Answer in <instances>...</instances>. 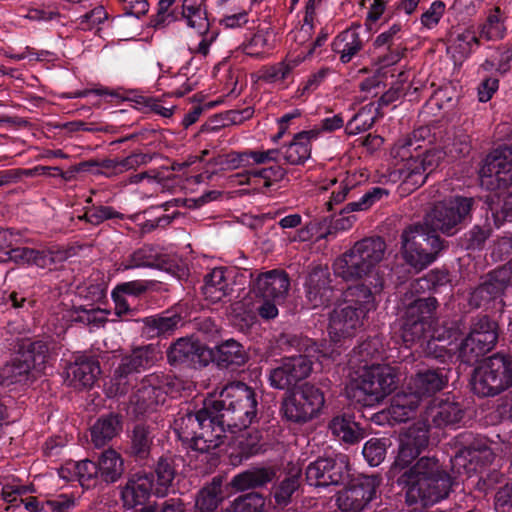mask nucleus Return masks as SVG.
I'll return each mask as SVG.
<instances>
[{
    "label": "nucleus",
    "instance_id": "6e6d98bb",
    "mask_svg": "<svg viewBox=\"0 0 512 512\" xmlns=\"http://www.w3.org/2000/svg\"><path fill=\"white\" fill-rule=\"evenodd\" d=\"M181 321L180 315L166 311L161 315L150 316L144 320L145 325L157 335L173 332Z\"/></svg>",
    "mask_w": 512,
    "mask_h": 512
},
{
    "label": "nucleus",
    "instance_id": "39448f33",
    "mask_svg": "<svg viewBox=\"0 0 512 512\" xmlns=\"http://www.w3.org/2000/svg\"><path fill=\"white\" fill-rule=\"evenodd\" d=\"M448 382L447 376L440 369L419 370L408 384L410 395H396L391 405V413L396 415L401 410L397 420L405 421L413 412L422 397L431 396L442 390Z\"/></svg>",
    "mask_w": 512,
    "mask_h": 512
},
{
    "label": "nucleus",
    "instance_id": "423d86ee",
    "mask_svg": "<svg viewBox=\"0 0 512 512\" xmlns=\"http://www.w3.org/2000/svg\"><path fill=\"white\" fill-rule=\"evenodd\" d=\"M473 202V198L464 196H453L439 201L425 215L422 226L432 234L441 232L446 236H452L460 230L472 209Z\"/></svg>",
    "mask_w": 512,
    "mask_h": 512
},
{
    "label": "nucleus",
    "instance_id": "2eb2a0df",
    "mask_svg": "<svg viewBox=\"0 0 512 512\" xmlns=\"http://www.w3.org/2000/svg\"><path fill=\"white\" fill-rule=\"evenodd\" d=\"M349 476V459L345 454L334 458H318L306 468V480L311 486L338 485Z\"/></svg>",
    "mask_w": 512,
    "mask_h": 512
},
{
    "label": "nucleus",
    "instance_id": "9b49d317",
    "mask_svg": "<svg viewBox=\"0 0 512 512\" xmlns=\"http://www.w3.org/2000/svg\"><path fill=\"white\" fill-rule=\"evenodd\" d=\"M498 340V325L487 316L474 323L468 336L459 347V358L466 364H472L491 351Z\"/></svg>",
    "mask_w": 512,
    "mask_h": 512
},
{
    "label": "nucleus",
    "instance_id": "f704fd0d",
    "mask_svg": "<svg viewBox=\"0 0 512 512\" xmlns=\"http://www.w3.org/2000/svg\"><path fill=\"white\" fill-rule=\"evenodd\" d=\"M374 289V292L365 286L359 284L354 287H350L347 291V297H350L349 301L353 309L357 310L359 315L366 316L376 309V301L374 293L380 292L383 289L384 282L380 277L375 278L374 283H370Z\"/></svg>",
    "mask_w": 512,
    "mask_h": 512
},
{
    "label": "nucleus",
    "instance_id": "393cba45",
    "mask_svg": "<svg viewBox=\"0 0 512 512\" xmlns=\"http://www.w3.org/2000/svg\"><path fill=\"white\" fill-rule=\"evenodd\" d=\"M289 287L288 274L278 269L259 274L253 284V290L257 295L273 301L283 300Z\"/></svg>",
    "mask_w": 512,
    "mask_h": 512
},
{
    "label": "nucleus",
    "instance_id": "bf43d9fd",
    "mask_svg": "<svg viewBox=\"0 0 512 512\" xmlns=\"http://www.w3.org/2000/svg\"><path fill=\"white\" fill-rule=\"evenodd\" d=\"M123 218L124 215L116 211L113 207L103 205L85 208V212L83 213V215L78 216L79 220H83L94 226L100 225L101 223L109 219Z\"/></svg>",
    "mask_w": 512,
    "mask_h": 512
},
{
    "label": "nucleus",
    "instance_id": "a878e982",
    "mask_svg": "<svg viewBox=\"0 0 512 512\" xmlns=\"http://www.w3.org/2000/svg\"><path fill=\"white\" fill-rule=\"evenodd\" d=\"M152 160L149 154L132 153L125 158L104 159L102 161H87L82 163V167L96 166L97 174L106 177H115L130 170H135L140 166L148 164Z\"/></svg>",
    "mask_w": 512,
    "mask_h": 512
},
{
    "label": "nucleus",
    "instance_id": "e433bc0d",
    "mask_svg": "<svg viewBox=\"0 0 512 512\" xmlns=\"http://www.w3.org/2000/svg\"><path fill=\"white\" fill-rule=\"evenodd\" d=\"M352 248L359 259L374 271L384 258L386 243L381 237H367L357 241Z\"/></svg>",
    "mask_w": 512,
    "mask_h": 512
},
{
    "label": "nucleus",
    "instance_id": "72a5a7b5",
    "mask_svg": "<svg viewBox=\"0 0 512 512\" xmlns=\"http://www.w3.org/2000/svg\"><path fill=\"white\" fill-rule=\"evenodd\" d=\"M333 270L336 276L345 281H357L373 273V271L359 259L352 247L334 261Z\"/></svg>",
    "mask_w": 512,
    "mask_h": 512
},
{
    "label": "nucleus",
    "instance_id": "4be33fe9",
    "mask_svg": "<svg viewBox=\"0 0 512 512\" xmlns=\"http://www.w3.org/2000/svg\"><path fill=\"white\" fill-rule=\"evenodd\" d=\"M206 420H203V425L198 428L196 436L191 444V449L200 453H208L209 451L218 448L225 437V427L221 419L218 418V413L209 409Z\"/></svg>",
    "mask_w": 512,
    "mask_h": 512
},
{
    "label": "nucleus",
    "instance_id": "6e6552de",
    "mask_svg": "<svg viewBox=\"0 0 512 512\" xmlns=\"http://www.w3.org/2000/svg\"><path fill=\"white\" fill-rule=\"evenodd\" d=\"M398 374L387 364L365 365L356 380V389L364 395V405L382 402L397 388Z\"/></svg>",
    "mask_w": 512,
    "mask_h": 512
},
{
    "label": "nucleus",
    "instance_id": "20e7f679",
    "mask_svg": "<svg viewBox=\"0 0 512 512\" xmlns=\"http://www.w3.org/2000/svg\"><path fill=\"white\" fill-rule=\"evenodd\" d=\"M445 247L443 239L437 234L426 232L421 224L410 225L401 234L402 257L417 271L434 263Z\"/></svg>",
    "mask_w": 512,
    "mask_h": 512
},
{
    "label": "nucleus",
    "instance_id": "f03ea898",
    "mask_svg": "<svg viewBox=\"0 0 512 512\" xmlns=\"http://www.w3.org/2000/svg\"><path fill=\"white\" fill-rule=\"evenodd\" d=\"M390 155L396 165L401 164L395 173L405 190L422 186L442 159L441 151L423 149L416 133L399 138L391 147Z\"/></svg>",
    "mask_w": 512,
    "mask_h": 512
},
{
    "label": "nucleus",
    "instance_id": "49530a36",
    "mask_svg": "<svg viewBox=\"0 0 512 512\" xmlns=\"http://www.w3.org/2000/svg\"><path fill=\"white\" fill-rule=\"evenodd\" d=\"M332 434L346 443H356L363 435L358 424L348 416H336L329 423Z\"/></svg>",
    "mask_w": 512,
    "mask_h": 512
},
{
    "label": "nucleus",
    "instance_id": "8fccbe9b",
    "mask_svg": "<svg viewBox=\"0 0 512 512\" xmlns=\"http://www.w3.org/2000/svg\"><path fill=\"white\" fill-rule=\"evenodd\" d=\"M175 461L176 458L172 456H163L158 460L155 469L157 475L156 494L164 495L172 484L176 475Z\"/></svg>",
    "mask_w": 512,
    "mask_h": 512
},
{
    "label": "nucleus",
    "instance_id": "3c124183",
    "mask_svg": "<svg viewBox=\"0 0 512 512\" xmlns=\"http://www.w3.org/2000/svg\"><path fill=\"white\" fill-rule=\"evenodd\" d=\"M506 27L502 11L495 7L487 16L486 21L481 25L480 37L486 40H500L505 36Z\"/></svg>",
    "mask_w": 512,
    "mask_h": 512
},
{
    "label": "nucleus",
    "instance_id": "a211bd4d",
    "mask_svg": "<svg viewBox=\"0 0 512 512\" xmlns=\"http://www.w3.org/2000/svg\"><path fill=\"white\" fill-rule=\"evenodd\" d=\"M482 177L493 178L497 187L512 184V145L499 146L490 152L480 170Z\"/></svg>",
    "mask_w": 512,
    "mask_h": 512
},
{
    "label": "nucleus",
    "instance_id": "f8f14e48",
    "mask_svg": "<svg viewBox=\"0 0 512 512\" xmlns=\"http://www.w3.org/2000/svg\"><path fill=\"white\" fill-rule=\"evenodd\" d=\"M173 386V378L168 374L146 375L131 397L130 402L134 411L140 415L154 411L159 405L164 404Z\"/></svg>",
    "mask_w": 512,
    "mask_h": 512
},
{
    "label": "nucleus",
    "instance_id": "864d4df0",
    "mask_svg": "<svg viewBox=\"0 0 512 512\" xmlns=\"http://www.w3.org/2000/svg\"><path fill=\"white\" fill-rule=\"evenodd\" d=\"M296 59H285L262 70L261 79L267 83H283L291 77L292 71L297 67Z\"/></svg>",
    "mask_w": 512,
    "mask_h": 512
},
{
    "label": "nucleus",
    "instance_id": "f3484780",
    "mask_svg": "<svg viewBox=\"0 0 512 512\" xmlns=\"http://www.w3.org/2000/svg\"><path fill=\"white\" fill-rule=\"evenodd\" d=\"M167 359L169 364L173 366L185 365L192 368H201L208 364L210 353L198 341L180 338L169 347Z\"/></svg>",
    "mask_w": 512,
    "mask_h": 512
},
{
    "label": "nucleus",
    "instance_id": "7ed1b4c3",
    "mask_svg": "<svg viewBox=\"0 0 512 512\" xmlns=\"http://www.w3.org/2000/svg\"><path fill=\"white\" fill-rule=\"evenodd\" d=\"M208 407L218 413V418L232 432L248 428L257 418L258 397L247 384L236 381L225 385L219 398L208 399Z\"/></svg>",
    "mask_w": 512,
    "mask_h": 512
},
{
    "label": "nucleus",
    "instance_id": "f257e3e1",
    "mask_svg": "<svg viewBox=\"0 0 512 512\" xmlns=\"http://www.w3.org/2000/svg\"><path fill=\"white\" fill-rule=\"evenodd\" d=\"M397 482L407 489L409 502H421L424 506L447 498L453 486V478L440 461L428 456L420 457L401 474Z\"/></svg>",
    "mask_w": 512,
    "mask_h": 512
},
{
    "label": "nucleus",
    "instance_id": "4c0bfd02",
    "mask_svg": "<svg viewBox=\"0 0 512 512\" xmlns=\"http://www.w3.org/2000/svg\"><path fill=\"white\" fill-rule=\"evenodd\" d=\"M215 359L224 368L240 367L248 360L243 345L234 339H228L216 346Z\"/></svg>",
    "mask_w": 512,
    "mask_h": 512
},
{
    "label": "nucleus",
    "instance_id": "6ab92c4d",
    "mask_svg": "<svg viewBox=\"0 0 512 512\" xmlns=\"http://www.w3.org/2000/svg\"><path fill=\"white\" fill-rule=\"evenodd\" d=\"M364 316L352 306L335 308L330 314L328 332L334 344L353 337L358 328L363 325Z\"/></svg>",
    "mask_w": 512,
    "mask_h": 512
},
{
    "label": "nucleus",
    "instance_id": "79ce46f5",
    "mask_svg": "<svg viewBox=\"0 0 512 512\" xmlns=\"http://www.w3.org/2000/svg\"><path fill=\"white\" fill-rule=\"evenodd\" d=\"M97 467L99 477L107 483L116 482L124 471L121 456L112 449H108L101 454Z\"/></svg>",
    "mask_w": 512,
    "mask_h": 512
},
{
    "label": "nucleus",
    "instance_id": "c756f323",
    "mask_svg": "<svg viewBox=\"0 0 512 512\" xmlns=\"http://www.w3.org/2000/svg\"><path fill=\"white\" fill-rule=\"evenodd\" d=\"M100 374L99 362L94 357L77 356L67 372L69 385L75 389L90 388Z\"/></svg>",
    "mask_w": 512,
    "mask_h": 512
},
{
    "label": "nucleus",
    "instance_id": "cd10ccee",
    "mask_svg": "<svg viewBox=\"0 0 512 512\" xmlns=\"http://www.w3.org/2000/svg\"><path fill=\"white\" fill-rule=\"evenodd\" d=\"M153 488V475L146 472L132 474L121 491L124 506L134 508L146 502Z\"/></svg>",
    "mask_w": 512,
    "mask_h": 512
},
{
    "label": "nucleus",
    "instance_id": "aec40b11",
    "mask_svg": "<svg viewBox=\"0 0 512 512\" xmlns=\"http://www.w3.org/2000/svg\"><path fill=\"white\" fill-rule=\"evenodd\" d=\"M387 190L381 187H373L367 191L357 201L349 202L344 208L340 210V213L336 215L328 229V234L337 233L339 231H346L352 228L356 222L354 215H348L355 211L368 210L372 205L379 201L383 196H387Z\"/></svg>",
    "mask_w": 512,
    "mask_h": 512
},
{
    "label": "nucleus",
    "instance_id": "5fc2aeb1",
    "mask_svg": "<svg viewBox=\"0 0 512 512\" xmlns=\"http://www.w3.org/2000/svg\"><path fill=\"white\" fill-rule=\"evenodd\" d=\"M512 282V275L510 274L509 267L502 266L494 271L490 272L487 279L480 284L491 293L495 299L500 296L505 288Z\"/></svg>",
    "mask_w": 512,
    "mask_h": 512
},
{
    "label": "nucleus",
    "instance_id": "473e14b6",
    "mask_svg": "<svg viewBox=\"0 0 512 512\" xmlns=\"http://www.w3.org/2000/svg\"><path fill=\"white\" fill-rule=\"evenodd\" d=\"M208 399L204 401L203 407L197 412L179 413L174 420V431L178 438L189 448L196 436L198 428L203 425V420L208 416Z\"/></svg>",
    "mask_w": 512,
    "mask_h": 512
},
{
    "label": "nucleus",
    "instance_id": "1a4fd4ad",
    "mask_svg": "<svg viewBox=\"0 0 512 512\" xmlns=\"http://www.w3.org/2000/svg\"><path fill=\"white\" fill-rule=\"evenodd\" d=\"M324 404L323 392L306 383L283 400L281 410L287 420L302 424L317 417Z\"/></svg>",
    "mask_w": 512,
    "mask_h": 512
},
{
    "label": "nucleus",
    "instance_id": "58836bf2",
    "mask_svg": "<svg viewBox=\"0 0 512 512\" xmlns=\"http://www.w3.org/2000/svg\"><path fill=\"white\" fill-rule=\"evenodd\" d=\"M122 425L117 415L109 414L100 417L91 427V441L95 447L105 446L121 431Z\"/></svg>",
    "mask_w": 512,
    "mask_h": 512
},
{
    "label": "nucleus",
    "instance_id": "9d476101",
    "mask_svg": "<svg viewBox=\"0 0 512 512\" xmlns=\"http://www.w3.org/2000/svg\"><path fill=\"white\" fill-rule=\"evenodd\" d=\"M49 358V348L43 341H35L18 356L0 369V383L9 386L27 379L33 368L44 367Z\"/></svg>",
    "mask_w": 512,
    "mask_h": 512
},
{
    "label": "nucleus",
    "instance_id": "0eeeda50",
    "mask_svg": "<svg viewBox=\"0 0 512 512\" xmlns=\"http://www.w3.org/2000/svg\"><path fill=\"white\" fill-rule=\"evenodd\" d=\"M473 392L481 397L495 396L512 386V364L503 355L485 359L473 372Z\"/></svg>",
    "mask_w": 512,
    "mask_h": 512
},
{
    "label": "nucleus",
    "instance_id": "338daca9",
    "mask_svg": "<svg viewBox=\"0 0 512 512\" xmlns=\"http://www.w3.org/2000/svg\"><path fill=\"white\" fill-rule=\"evenodd\" d=\"M363 456L370 466H378L386 456V445L380 439L372 438L363 447Z\"/></svg>",
    "mask_w": 512,
    "mask_h": 512
},
{
    "label": "nucleus",
    "instance_id": "774afa93",
    "mask_svg": "<svg viewBox=\"0 0 512 512\" xmlns=\"http://www.w3.org/2000/svg\"><path fill=\"white\" fill-rule=\"evenodd\" d=\"M269 382L273 388L276 389H290L296 386V381L292 377L290 370L282 360L281 365L271 370L269 375Z\"/></svg>",
    "mask_w": 512,
    "mask_h": 512
},
{
    "label": "nucleus",
    "instance_id": "412c9836",
    "mask_svg": "<svg viewBox=\"0 0 512 512\" xmlns=\"http://www.w3.org/2000/svg\"><path fill=\"white\" fill-rule=\"evenodd\" d=\"M402 29L403 25L400 22L394 23L374 39V51L381 66L394 65L403 57L405 49L396 44L402 37Z\"/></svg>",
    "mask_w": 512,
    "mask_h": 512
},
{
    "label": "nucleus",
    "instance_id": "c85d7f7f",
    "mask_svg": "<svg viewBox=\"0 0 512 512\" xmlns=\"http://www.w3.org/2000/svg\"><path fill=\"white\" fill-rule=\"evenodd\" d=\"M307 342H310V344L307 345L305 349L306 354L283 358V361L290 370V373L296 381V384L310 375L312 371V360L310 359L311 357H315L316 354L317 358L320 356L332 357L334 353V350H331L326 346L324 347L321 345L323 348H320V346L315 342L310 340H307Z\"/></svg>",
    "mask_w": 512,
    "mask_h": 512
},
{
    "label": "nucleus",
    "instance_id": "5701e85b",
    "mask_svg": "<svg viewBox=\"0 0 512 512\" xmlns=\"http://www.w3.org/2000/svg\"><path fill=\"white\" fill-rule=\"evenodd\" d=\"M159 360V351L152 345L140 346L122 357L117 369L116 378H125L130 374L152 367Z\"/></svg>",
    "mask_w": 512,
    "mask_h": 512
},
{
    "label": "nucleus",
    "instance_id": "c9c22d12",
    "mask_svg": "<svg viewBox=\"0 0 512 512\" xmlns=\"http://www.w3.org/2000/svg\"><path fill=\"white\" fill-rule=\"evenodd\" d=\"M232 287L226 275V269L214 268L204 278L202 293L210 303H218L230 295Z\"/></svg>",
    "mask_w": 512,
    "mask_h": 512
},
{
    "label": "nucleus",
    "instance_id": "603ef678",
    "mask_svg": "<svg viewBox=\"0 0 512 512\" xmlns=\"http://www.w3.org/2000/svg\"><path fill=\"white\" fill-rule=\"evenodd\" d=\"M109 312L100 308L75 307L67 312L68 320L85 325L100 326L107 321Z\"/></svg>",
    "mask_w": 512,
    "mask_h": 512
},
{
    "label": "nucleus",
    "instance_id": "ddd939ff",
    "mask_svg": "<svg viewBox=\"0 0 512 512\" xmlns=\"http://www.w3.org/2000/svg\"><path fill=\"white\" fill-rule=\"evenodd\" d=\"M437 304L434 297L420 298L406 308L401 326V337L406 347L420 341L430 330Z\"/></svg>",
    "mask_w": 512,
    "mask_h": 512
},
{
    "label": "nucleus",
    "instance_id": "4468645a",
    "mask_svg": "<svg viewBox=\"0 0 512 512\" xmlns=\"http://www.w3.org/2000/svg\"><path fill=\"white\" fill-rule=\"evenodd\" d=\"M377 475H359L339 493L337 503L343 512H361L375 497L380 485Z\"/></svg>",
    "mask_w": 512,
    "mask_h": 512
},
{
    "label": "nucleus",
    "instance_id": "b1692460",
    "mask_svg": "<svg viewBox=\"0 0 512 512\" xmlns=\"http://www.w3.org/2000/svg\"><path fill=\"white\" fill-rule=\"evenodd\" d=\"M330 282L327 268L316 267L308 274L304 286L306 297L313 308L326 306L331 302L333 289Z\"/></svg>",
    "mask_w": 512,
    "mask_h": 512
},
{
    "label": "nucleus",
    "instance_id": "bb28decb",
    "mask_svg": "<svg viewBox=\"0 0 512 512\" xmlns=\"http://www.w3.org/2000/svg\"><path fill=\"white\" fill-rule=\"evenodd\" d=\"M361 32L360 24H352L334 38L332 50L343 64L351 62L363 50L365 41Z\"/></svg>",
    "mask_w": 512,
    "mask_h": 512
},
{
    "label": "nucleus",
    "instance_id": "e2e57ef3",
    "mask_svg": "<svg viewBox=\"0 0 512 512\" xmlns=\"http://www.w3.org/2000/svg\"><path fill=\"white\" fill-rule=\"evenodd\" d=\"M286 175V170L280 165H273L268 168L255 169L248 171L247 175H244L245 182L249 183L251 178H259L263 180L264 187H270L274 183L281 181ZM240 183H244L243 180Z\"/></svg>",
    "mask_w": 512,
    "mask_h": 512
},
{
    "label": "nucleus",
    "instance_id": "dca6fc26",
    "mask_svg": "<svg viewBox=\"0 0 512 512\" xmlns=\"http://www.w3.org/2000/svg\"><path fill=\"white\" fill-rule=\"evenodd\" d=\"M181 17L189 28L202 37L192 52L206 56L216 35L209 32L210 23L204 0H182Z\"/></svg>",
    "mask_w": 512,
    "mask_h": 512
},
{
    "label": "nucleus",
    "instance_id": "ea45409f",
    "mask_svg": "<svg viewBox=\"0 0 512 512\" xmlns=\"http://www.w3.org/2000/svg\"><path fill=\"white\" fill-rule=\"evenodd\" d=\"M275 477L272 468L257 467L237 474L232 479V486L237 490H248L264 486Z\"/></svg>",
    "mask_w": 512,
    "mask_h": 512
},
{
    "label": "nucleus",
    "instance_id": "c03bdc74",
    "mask_svg": "<svg viewBox=\"0 0 512 512\" xmlns=\"http://www.w3.org/2000/svg\"><path fill=\"white\" fill-rule=\"evenodd\" d=\"M382 117L374 103L363 106L347 123L346 133L348 135H357L372 128L376 119Z\"/></svg>",
    "mask_w": 512,
    "mask_h": 512
},
{
    "label": "nucleus",
    "instance_id": "de8ad7c7",
    "mask_svg": "<svg viewBox=\"0 0 512 512\" xmlns=\"http://www.w3.org/2000/svg\"><path fill=\"white\" fill-rule=\"evenodd\" d=\"M65 471H73V476L70 479H76L82 487H90L92 485L91 482L99 477L97 463L91 460L68 463L66 467L60 470V475L63 478H66Z\"/></svg>",
    "mask_w": 512,
    "mask_h": 512
},
{
    "label": "nucleus",
    "instance_id": "0e129e2a",
    "mask_svg": "<svg viewBox=\"0 0 512 512\" xmlns=\"http://www.w3.org/2000/svg\"><path fill=\"white\" fill-rule=\"evenodd\" d=\"M448 281L447 273L440 270H431L425 276L416 279L412 284V290L416 293L435 290L438 286L446 284Z\"/></svg>",
    "mask_w": 512,
    "mask_h": 512
},
{
    "label": "nucleus",
    "instance_id": "13d9d810",
    "mask_svg": "<svg viewBox=\"0 0 512 512\" xmlns=\"http://www.w3.org/2000/svg\"><path fill=\"white\" fill-rule=\"evenodd\" d=\"M359 362L367 363L369 360L386 358V351L382 338L375 336L363 341L355 350Z\"/></svg>",
    "mask_w": 512,
    "mask_h": 512
},
{
    "label": "nucleus",
    "instance_id": "a19ab883",
    "mask_svg": "<svg viewBox=\"0 0 512 512\" xmlns=\"http://www.w3.org/2000/svg\"><path fill=\"white\" fill-rule=\"evenodd\" d=\"M12 260L17 263L48 268L56 261V254L49 249L17 248L12 251Z\"/></svg>",
    "mask_w": 512,
    "mask_h": 512
},
{
    "label": "nucleus",
    "instance_id": "4d7b16f0",
    "mask_svg": "<svg viewBox=\"0 0 512 512\" xmlns=\"http://www.w3.org/2000/svg\"><path fill=\"white\" fill-rule=\"evenodd\" d=\"M221 500V485L219 482L213 481L198 493L196 508L199 512H212L218 507Z\"/></svg>",
    "mask_w": 512,
    "mask_h": 512
},
{
    "label": "nucleus",
    "instance_id": "680f3d73",
    "mask_svg": "<svg viewBox=\"0 0 512 512\" xmlns=\"http://www.w3.org/2000/svg\"><path fill=\"white\" fill-rule=\"evenodd\" d=\"M271 48L269 32L266 30L257 31L248 41L243 42L240 49L248 56L260 58Z\"/></svg>",
    "mask_w": 512,
    "mask_h": 512
},
{
    "label": "nucleus",
    "instance_id": "7c9ffc66",
    "mask_svg": "<svg viewBox=\"0 0 512 512\" xmlns=\"http://www.w3.org/2000/svg\"><path fill=\"white\" fill-rule=\"evenodd\" d=\"M320 135L317 129L301 131L294 135L293 140L279 149L280 156L290 165H302L311 156V142Z\"/></svg>",
    "mask_w": 512,
    "mask_h": 512
},
{
    "label": "nucleus",
    "instance_id": "2f4dec72",
    "mask_svg": "<svg viewBox=\"0 0 512 512\" xmlns=\"http://www.w3.org/2000/svg\"><path fill=\"white\" fill-rule=\"evenodd\" d=\"M463 418L460 405L449 397L436 398L426 409V419L436 427L458 423Z\"/></svg>",
    "mask_w": 512,
    "mask_h": 512
},
{
    "label": "nucleus",
    "instance_id": "69168bd1",
    "mask_svg": "<svg viewBox=\"0 0 512 512\" xmlns=\"http://www.w3.org/2000/svg\"><path fill=\"white\" fill-rule=\"evenodd\" d=\"M265 501L258 493H248L236 498L230 512H262Z\"/></svg>",
    "mask_w": 512,
    "mask_h": 512
},
{
    "label": "nucleus",
    "instance_id": "a18cd8bd",
    "mask_svg": "<svg viewBox=\"0 0 512 512\" xmlns=\"http://www.w3.org/2000/svg\"><path fill=\"white\" fill-rule=\"evenodd\" d=\"M356 186L354 175H345L341 179L334 178L329 180L328 184L322 185L320 188L323 190L331 189L330 200L326 202L327 209L332 210L334 205L342 203Z\"/></svg>",
    "mask_w": 512,
    "mask_h": 512
},
{
    "label": "nucleus",
    "instance_id": "37998d69",
    "mask_svg": "<svg viewBox=\"0 0 512 512\" xmlns=\"http://www.w3.org/2000/svg\"><path fill=\"white\" fill-rule=\"evenodd\" d=\"M160 268L161 261L152 246L144 245L135 250L120 264L119 270L126 271L136 268Z\"/></svg>",
    "mask_w": 512,
    "mask_h": 512
},
{
    "label": "nucleus",
    "instance_id": "052dcab7",
    "mask_svg": "<svg viewBox=\"0 0 512 512\" xmlns=\"http://www.w3.org/2000/svg\"><path fill=\"white\" fill-rule=\"evenodd\" d=\"M153 436L151 431L142 425H137L132 434L131 450L139 459H145L150 453Z\"/></svg>",
    "mask_w": 512,
    "mask_h": 512
},
{
    "label": "nucleus",
    "instance_id": "09e8293b",
    "mask_svg": "<svg viewBox=\"0 0 512 512\" xmlns=\"http://www.w3.org/2000/svg\"><path fill=\"white\" fill-rule=\"evenodd\" d=\"M301 470L293 468L288 475L274 487L273 496L278 506H287L293 494L300 487Z\"/></svg>",
    "mask_w": 512,
    "mask_h": 512
}]
</instances>
